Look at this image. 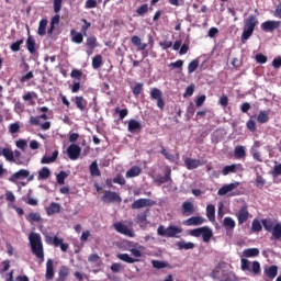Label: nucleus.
I'll use <instances>...</instances> for the list:
<instances>
[{
	"label": "nucleus",
	"mask_w": 281,
	"mask_h": 281,
	"mask_svg": "<svg viewBox=\"0 0 281 281\" xmlns=\"http://www.w3.org/2000/svg\"><path fill=\"white\" fill-rule=\"evenodd\" d=\"M102 67V55H95L92 59V69H100Z\"/></svg>",
	"instance_id": "obj_49"
},
{
	"label": "nucleus",
	"mask_w": 281,
	"mask_h": 281,
	"mask_svg": "<svg viewBox=\"0 0 281 281\" xmlns=\"http://www.w3.org/2000/svg\"><path fill=\"white\" fill-rule=\"evenodd\" d=\"M148 214H150V209H147L143 213H138L136 216L138 223H146V221L148 218Z\"/></svg>",
	"instance_id": "obj_52"
},
{
	"label": "nucleus",
	"mask_w": 281,
	"mask_h": 281,
	"mask_svg": "<svg viewBox=\"0 0 281 281\" xmlns=\"http://www.w3.org/2000/svg\"><path fill=\"white\" fill-rule=\"evenodd\" d=\"M45 243L47 245H54L55 247H60L61 251H67V249H69V244L64 243L63 238H59L58 236H49V235H45Z\"/></svg>",
	"instance_id": "obj_5"
},
{
	"label": "nucleus",
	"mask_w": 281,
	"mask_h": 281,
	"mask_svg": "<svg viewBox=\"0 0 281 281\" xmlns=\"http://www.w3.org/2000/svg\"><path fill=\"white\" fill-rule=\"evenodd\" d=\"M49 177H52V171L49 170V168L43 167L38 171V176H37L38 181H45L46 179H49Z\"/></svg>",
	"instance_id": "obj_34"
},
{
	"label": "nucleus",
	"mask_w": 281,
	"mask_h": 281,
	"mask_svg": "<svg viewBox=\"0 0 281 281\" xmlns=\"http://www.w3.org/2000/svg\"><path fill=\"white\" fill-rule=\"evenodd\" d=\"M74 102L79 111L87 110V100L85 97H75Z\"/></svg>",
	"instance_id": "obj_32"
},
{
	"label": "nucleus",
	"mask_w": 281,
	"mask_h": 281,
	"mask_svg": "<svg viewBox=\"0 0 281 281\" xmlns=\"http://www.w3.org/2000/svg\"><path fill=\"white\" fill-rule=\"evenodd\" d=\"M101 201H103V203H121L122 196H120V193L117 192L105 190L103 192Z\"/></svg>",
	"instance_id": "obj_6"
},
{
	"label": "nucleus",
	"mask_w": 281,
	"mask_h": 281,
	"mask_svg": "<svg viewBox=\"0 0 281 281\" xmlns=\"http://www.w3.org/2000/svg\"><path fill=\"white\" fill-rule=\"evenodd\" d=\"M26 221L29 223H41V213H29V215L26 216Z\"/></svg>",
	"instance_id": "obj_46"
},
{
	"label": "nucleus",
	"mask_w": 281,
	"mask_h": 281,
	"mask_svg": "<svg viewBox=\"0 0 281 281\" xmlns=\"http://www.w3.org/2000/svg\"><path fill=\"white\" fill-rule=\"evenodd\" d=\"M245 258H256L260 256V250L258 248H248L244 250Z\"/></svg>",
	"instance_id": "obj_44"
},
{
	"label": "nucleus",
	"mask_w": 281,
	"mask_h": 281,
	"mask_svg": "<svg viewBox=\"0 0 281 281\" xmlns=\"http://www.w3.org/2000/svg\"><path fill=\"white\" fill-rule=\"evenodd\" d=\"M256 25H258V18H256V15H249L246 19L244 24L241 41H249V38L254 36V31L256 30Z\"/></svg>",
	"instance_id": "obj_2"
},
{
	"label": "nucleus",
	"mask_w": 281,
	"mask_h": 281,
	"mask_svg": "<svg viewBox=\"0 0 281 281\" xmlns=\"http://www.w3.org/2000/svg\"><path fill=\"white\" fill-rule=\"evenodd\" d=\"M128 133H139L142 132V123L137 120L131 119L127 123Z\"/></svg>",
	"instance_id": "obj_20"
},
{
	"label": "nucleus",
	"mask_w": 281,
	"mask_h": 281,
	"mask_svg": "<svg viewBox=\"0 0 281 281\" xmlns=\"http://www.w3.org/2000/svg\"><path fill=\"white\" fill-rule=\"evenodd\" d=\"M223 276H225V270H221V267H216L211 273V278H213V280L225 281Z\"/></svg>",
	"instance_id": "obj_35"
},
{
	"label": "nucleus",
	"mask_w": 281,
	"mask_h": 281,
	"mask_svg": "<svg viewBox=\"0 0 281 281\" xmlns=\"http://www.w3.org/2000/svg\"><path fill=\"white\" fill-rule=\"evenodd\" d=\"M270 233L274 240H281V223H277Z\"/></svg>",
	"instance_id": "obj_45"
},
{
	"label": "nucleus",
	"mask_w": 281,
	"mask_h": 281,
	"mask_svg": "<svg viewBox=\"0 0 281 281\" xmlns=\"http://www.w3.org/2000/svg\"><path fill=\"white\" fill-rule=\"evenodd\" d=\"M243 172L245 170V168H243L241 164H233V165H227L223 168L222 170V175L224 177H227V175L232 173V172H236V171Z\"/></svg>",
	"instance_id": "obj_18"
},
{
	"label": "nucleus",
	"mask_w": 281,
	"mask_h": 281,
	"mask_svg": "<svg viewBox=\"0 0 281 281\" xmlns=\"http://www.w3.org/2000/svg\"><path fill=\"white\" fill-rule=\"evenodd\" d=\"M46 212L48 216H52V214H60V204L52 202Z\"/></svg>",
	"instance_id": "obj_41"
},
{
	"label": "nucleus",
	"mask_w": 281,
	"mask_h": 281,
	"mask_svg": "<svg viewBox=\"0 0 281 281\" xmlns=\"http://www.w3.org/2000/svg\"><path fill=\"white\" fill-rule=\"evenodd\" d=\"M37 34L38 36H45V34H47V19H42L40 21Z\"/></svg>",
	"instance_id": "obj_42"
},
{
	"label": "nucleus",
	"mask_w": 281,
	"mask_h": 281,
	"mask_svg": "<svg viewBox=\"0 0 281 281\" xmlns=\"http://www.w3.org/2000/svg\"><path fill=\"white\" fill-rule=\"evenodd\" d=\"M203 223H207V220H205V217L203 216H192L189 217L188 220H186L183 222V225H187V227H196L199 225H203Z\"/></svg>",
	"instance_id": "obj_13"
},
{
	"label": "nucleus",
	"mask_w": 281,
	"mask_h": 281,
	"mask_svg": "<svg viewBox=\"0 0 281 281\" xmlns=\"http://www.w3.org/2000/svg\"><path fill=\"white\" fill-rule=\"evenodd\" d=\"M151 265L154 269H172L170 263L168 261H161V260H151Z\"/></svg>",
	"instance_id": "obj_37"
},
{
	"label": "nucleus",
	"mask_w": 281,
	"mask_h": 281,
	"mask_svg": "<svg viewBox=\"0 0 281 281\" xmlns=\"http://www.w3.org/2000/svg\"><path fill=\"white\" fill-rule=\"evenodd\" d=\"M195 69H199V59H193L191 63H189L188 74H194Z\"/></svg>",
	"instance_id": "obj_56"
},
{
	"label": "nucleus",
	"mask_w": 281,
	"mask_h": 281,
	"mask_svg": "<svg viewBox=\"0 0 281 281\" xmlns=\"http://www.w3.org/2000/svg\"><path fill=\"white\" fill-rule=\"evenodd\" d=\"M58 159V150H54L52 156H43L41 164H54Z\"/></svg>",
	"instance_id": "obj_40"
},
{
	"label": "nucleus",
	"mask_w": 281,
	"mask_h": 281,
	"mask_svg": "<svg viewBox=\"0 0 281 281\" xmlns=\"http://www.w3.org/2000/svg\"><path fill=\"white\" fill-rule=\"evenodd\" d=\"M183 229L179 226L169 225L167 228L160 225L157 228L158 236H166L167 238H179V234H182Z\"/></svg>",
	"instance_id": "obj_3"
},
{
	"label": "nucleus",
	"mask_w": 281,
	"mask_h": 281,
	"mask_svg": "<svg viewBox=\"0 0 281 281\" xmlns=\"http://www.w3.org/2000/svg\"><path fill=\"white\" fill-rule=\"evenodd\" d=\"M24 102H27L29 106H34V100L38 99V94L34 91H29L22 95Z\"/></svg>",
	"instance_id": "obj_22"
},
{
	"label": "nucleus",
	"mask_w": 281,
	"mask_h": 281,
	"mask_svg": "<svg viewBox=\"0 0 281 281\" xmlns=\"http://www.w3.org/2000/svg\"><path fill=\"white\" fill-rule=\"evenodd\" d=\"M235 159H245L247 157V148L243 145H237L234 149Z\"/></svg>",
	"instance_id": "obj_24"
},
{
	"label": "nucleus",
	"mask_w": 281,
	"mask_h": 281,
	"mask_svg": "<svg viewBox=\"0 0 281 281\" xmlns=\"http://www.w3.org/2000/svg\"><path fill=\"white\" fill-rule=\"evenodd\" d=\"M81 23H83L81 33L87 36V32L89 31V27H91V22L87 21V19H81Z\"/></svg>",
	"instance_id": "obj_60"
},
{
	"label": "nucleus",
	"mask_w": 281,
	"mask_h": 281,
	"mask_svg": "<svg viewBox=\"0 0 281 281\" xmlns=\"http://www.w3.org/2000/svg\"><path fill=\"white\" fill-rule=\"evenodd\" d=\"M194 85H190L187 87L184 93H183V98H192V95H194Z\"/></svg>",
	"instance_id": "obj_61"
},
{
	"label": "nucleus",
	"mask_w": 281,
	"mask_h": 281,
	"mask_svg": "<svg viewBox=\"0 0 281 281\" xmlns=\"http://www.w3.org/2000/svg\"><path fill=\"white\" fill-rule=\"evenodd\" d=\"M19 131H21V125L19 122L9 125V133H11V135L19 133Z\"/></svg>",
	"instance_id": "obj_58"
},
{
	"label": "nucleus",
	"mask_w": 281,
	"mask_h": 281,
	"mask_svg": "<svg viewBox=\"0 0 281 281\" xmlns=\"http://www.w3.org/2000/svg\"><path fill=\"white\" fill-rule=\"evenodd\" d=\"M46 280H54V261L48 259L46 262Z\"/></svg>",
	"instance_id": "obj_28"
},
{
	"label": "nucleus",
	"mask_w": 281,
	"mask_h": 281,
	"mask_svg": "<svg viewBox=\"0 0 281 281\" xmlns=\"http://www.w3.org/2000/svg\"><path fill=\"white\" fill-rule=\"evenodd\" d=\"M236 217L238 221V225H243L249 221V210H247V205L240 207L238 213H236Z\"/></svg>",
	"instance_id": "obj_16"
},
{
	"label": "nucleus",
	"mask_w": 281,
	"mask_h": 281,
	"mask_svg": "<svg viewBox=\"0 0 281 281\" xmlns=\"http://www.w3.org/2000/svg\"><path fill=\"white\" fill-rule=\"evenodd\" d=\"M206 218H209L211 223H214V221H216V207L214 206V204H207Z\"/></svg>",
	"instance_id": "obj_27"
},
{
	"label": "nucleus",
	"mask_w": 281,
	"mask_h": 281,
	"mask_svg": "<svg viewBox=\"0 0 281 281\" xmlns=\"http://www.w3.org/2000/svg\"><path fill=\"white\" fill-rule=\"evenodd\" d=\"M142 175V168L137 166H133L130 170L126 171L125 177L127 179H133L135 177H139Z\"/></svg>",
	"instance_id": "obj_30"
},
{
	"label": "nucleus",
	"mask_w": 281,
	"mask_h": 281,
	"mask_svg": "<svg viewBox=\"0 0 281 281\" xmlns=\"http://www.w3.org/2000/svg\"><path fill=\"white\" fill-rule=\"evenodd\" d=\"M115 113L119 114L120 120H124L128 115V109L121 110L120 108H115Z\"/></svg>",
	"instance_id": "obj_64"
},
{
	"label": "nucleus",
	"mask_w": 281,
	"mask_h": 281,
	"mask_svg": "<svg viewBox=\"0 0 281 281\" xmlns=\"http://www.w3.org/2000/svg\"><path fill=\"white\" fill-rule=\"evenodd\" d=\"M151 100H157V106L160 111H164V106H166V102L164 101V94L159 88H154L150 91Z\"/></svg>",
	"instance_id": "obj_8"
},
{
	"label": "nucleus",
	"mask_w": 281,
	"mask_h": 281,
	"mask_svg": "<svg viewBox=\"0 0 281 281\" xmlns=\"http://www.w3.org/2000/svg\"><path fill=\"white\" fill-rule=\"evenodd\" d=\"M116 258H119V260H122L123 262H127V265H134V262H139V259L133 258L128 254H119L116 255Z\"/></svg>",
	"instance_id": "obj_31"
},
{
	"label": "nucleus",
	"mask_w": 281,
	"mask_h": 281,
	"mask_svg": "<svg viewBox=\"0 0 281 281\" xmlns=\"http://www.w3.org/2000/svg\"><path fill=\"white\" fill-rule=\"evenodd\" d=\"M194 213V204L192 202H183L182 203V214L183 216H192Z\"/></svg>",
	"instance_id": "obj_25"
},
{
	"label": "nucleus",
	"mask_w": 281,
	"mask_h": 281,
	"mask_svg": "<svg viewBox=\"0 0 281 281\" xmlns=\"http://www.w3.org/2000/svg\"><path fill=\"white\" fill-rule=\"evenodd\" d=\"M26 48L30 54H36V41L32 36H29L26 40Z\"/></svg>",
	"instance_id": "obj_43"
},
{
	"label": "nucleus",
	"mask_w": 281,
	"mask_h": 281,
	"mask_svg": "<svg viewBox=\"0 0 281 281\" xmlns=\"http://www.w3.org/2000/svg\"><path fill=\"white\" fill-rule=\"evenodd\" d=\"M58 279L56 281H65V279L67 278V276H69V268H67V266H63L60 269H59V272H58Z\"/></svg>",
	"instance_id": "obj_47"
},
{
	"label": "nucleus",
	"mask_w": 281,
	"mask_h": 281,
	"mask_svg": "<svg viewBox=\"0 0 281 281\" xmlns=\"http://www.w3.org/2000/svg\"><path fill=\"white\" fill-rule=\"evenodd\" d=\"M223 227L226 229V232H234L236 227V221H234V218L231 216H227L223 221Z\"/></svg>",
	"instance_id": "obj_26"
},
{
	"label": "nucleus",
	"mask_w": 281,
	"mask_h": 281,
	"mask_svg": "<svg viewBox=\"0 0 281 281\" xmlns=\"http://www.w3.org/2000/svg\"><path fill=\"white\" fill-rule=\"evenodd\" d=\"M144 91V83L138 82L132 88V93L137 98Z\"/></svg>",
	"instance_id": "obj_51"
},
{
	"label": "nucleus",
	"mask_w": 281,
	"mask_h": 281,
	"mask_svg": "<svg viewBox=\"0 0 281 281\" xmlns=\"http://www.w3.org/2000/svg\"><path fill=\"white\" fill-rule=\"evenodd\" d=\"M4 157L7 161H10L11 164H20L19 160L14 159V151L8 147L0 148V157Z\"/></svg>",
	"instance_id": "obj_19"
},
{
	"label": "nucleus",
	"mask_w": 281,
	"mask_h": 281,
	"mask_svg": "<svg viewBox=\"0 0 281 281\" xmlns=\"http://www.w3.org/2000/svg\"><path fill=\"white\" fill-rule=\"evenodd\" d=\"M86 46L88 47V49H95V47L99 46L98 44V37L97 36H89L86 40Z\"/></svg>",
	"instance_id": "obj_39"
},
{
	"label": "nucleus",
	"mask_w": 281,
	"mask_h": 281,
	"mask_svg": "<svg viewBox=\"0 0 281 281\" xmlns=\"http://www.w3.org/2000/svg\"><path fill=\"white\" fill-rule=\"evenodd\" d=\"M184 165L188 170H195V168L203 166L200 159L194 158H186Z\"/></svg>",
	"instance_id": "obj_21"
},
{
	"label": "nucleus",
	"mask_w": 281,
	"mask_h": 281,
	"mask_svg": "<svg viewBox=\"0 0 281 281\" xmlns=\"http://www.w3.org/2000/svg\"><path fill=\"white\" fill-rule=\"evenodd\" d=\"M172 169L170 168V166H167L165 169V175L164 176H159L155 179V183H157V186H164V183H172Z\"/></svg>",
	"instance_id": "obj_9"
},
{
	"label": "nucleus",
	"mask_w": 281,
	"mask_h": 281,
	"mask_svg": "<svg viewBox=\"0 0 281 281\" xmlns=\"http://www.w3.org/2000/svg\"><path fill=\"white\" fill-rule=\"evenodd\" d=\"M251 231L255 232L256 234L262 232V224L258 220H254L251 224Z\"/></svg>",
	"instance_id": "obj_54"
},
{
	"label": "nucleus",
	"mask_w": 281,
	"mask_h": 281,
	"mask_svg": "<svg viewBox=\"0 0 281 281\" xmlns=\"http://www.w3.org/2000/svg\"><path fill=\"white\" fill-rule=\"evenodd\" d=\"M250 272L254 273V276H260V273H262V269L260 268V262L254 261Z\"/></svg>",
	"instance_id": "obj_53"
},
{
	"label": "nucleus",
	"mask_w": 281,
	"mask_h": 281,
	"mask_svg": "<svg viewBox=\"0 0 281 281\" xmlns=\"http://www.w3.org/2000/svg\"><path fill=\"white\" fill-rule=\"evenodd\" d=\"M261 224L263 225V229L269 233H271L273 227H276V222H273L271 218L261 220Z\"/></svg>",
	"instance_id": "obj_36"
},
{
	"label": "nucleus",
	"mask_w": 281,
	"mask_h": 281,
	"mask_svg": "<svg viewBox=\"0 0 281 281\" xmlns=\"http://www.w3.org/2000/svg\"><path fill=\"white\" fill-rule=\"evenodd\" d=\"M278 276V266H270L263 270V280H274Z\"/></svg>",
	"instance_id": "obj_17"
},
{
	"label": "nucleus",
	"mask_w": 281,
	"mask_h": 281,
	"mask_svg": "<svg viewBox=\"0 0 281 281\" xmlns=\"http://www.w3.org/2000/svg\"><path fill=\"white\" fill-rule=\"evenodd\" d=\"M131 43L134 45V47H137V52H144V49L148 47V44L142 43V38H139L137 35L132 36Z\"/></svg>",
	"instance_id": "obj_23"
},
{
	"label": "nucleus",
	"mask_w": 281,
	"mask_h": 281,
	"mask_svg": "<svg viewBox=\"0 0 281 281\" xmlns=\"http://www.w3.org/2000/svg\"><path fill=\"white\" fill-rule=\"evenodd\" d=\"M153 205H157V202L150 199L140 198L134 201L131 207L132 210H142L143 207H153Z\"/></svg>",
	"instance_id": "obj_7"
},
{
	"label": "nucleus",
	"mask_w": 281,
	"mask_h": 281,
	"mask_svg": "<svg viewBox=\"0 0 281 281\" xmlns=\"http://www.w3.org/2000/svg\"><path fill=\"white\" fill-rule=\"evenodd\" d=\"M80 153H82V148H80V146H78L76 144H71L67 148V155H68L69 159H71V161H76V159H79Z\"/></svg>",
	"instance_id": "obj_10"
},
{
	"label": "nucleus",
	"mask_w": 281,
	"mask_h": 281,
	"mask_svg": "<svg viewBox=\"0 0 281 281\" xmlns=\"http://www.w3.org/2000/svg\"><path fill=\"white\" fill-rule=\"evenodd\" d=\"M29 241L31 245V250L41 262H44L45 260V251L43 249V239L41 238V234L38 233H30L29 235Z\"/></svg>",
	"instance_id": "obj_1"
},
{
	"label": "nucleus",
	"mask_w": 281,
	"mask_h": 281,
	"mask_svg": "<svg viewBox=\"0 0 281 281\" xmlns=\"http://www.w3.org/2000/svg\"><path fill=\"white\" fill-rule=\"evenodd\" d=\"M91 177H102V171H100V167H98V160H93L89 166Z\"/></svg>",
	"instance_id": "obj_29"
},
{
	"label": "nucleus",
	"mask_w": 281,
	"mask_h": 281,
	"mask_svg": "<svg viewBox=\"0 0 281 281\" xmlns=\"http://www.w3.org/2000/svg\"><path fill=\"white\" fill-rule=\"evenodd\" d=\"M246 128L250 131V133H256L257 127H256V121H254V116H251L247 123H246Z\"/></svg>",
	"instance_id": "obj_55"
},
{
	"label": "nucleus",
	"mask_w": 281,
	"mask_h": 281,
	"mask_svg": "<svg viewBox=\"0 0 281 281\" xmlns=\"http://www.w3.org/2000/svg\"><path fill=\"white\" fill-rule=\"evenodd\" d=\"M67 177H69V173H67V171H60L56 176L58 186H65V180L67 179Z\"/></svg>",
	"instance_id": "obj_50"
},
{
	"label": "nucleus",
	"mask_w": 281,
	"mask_h": 281,
	"mask_svg": "<svg viewBox=\"0 0 281 281\" xmlns=\"http://www.w3.org/2000/svg\"><path fill=\"white\" fill-rule=\"evenodd\" d=\"M146 12H148V4H142L138 9H136V14H138V16H144V14H146Z\"/></svg>",
	"instance_id": "obj_63"
},
{
	"label": "nucleus",
	"mask_w": 281,
	"mask_h": 281,
	"mask_svg": "<svg viewBox=\"0 0 281 281\" xmlns=\"http://www.w3.org/2000/svg\"><path fill=\"white\" fill-rule=\"evenodd\" d=\"M257 122L259 124H267V122H269V111H260L257 115Z\"/></svg>",
	"instance_id": "obj_38"
},
{
	"label": "nucleus",
	"mask_w": 281,
	"mask_h": 281,
	"mask_svg": "<svg viewBox=\"0 0 281 281\" xmlns=\"http://www.w3.org/2000/svg\"><path fill=\"white\" fill-rule=\"evenodd\" d=\"M280 27V21L268 20L261 23L262 32H276Z\"/></svg>",
	"instance_id": "obj_15"
},
{
	"label": "nucleus",
	"mask_w": 281,
	"mask_h": 281,
	"mask_svg": "<svg viewBox=\"0 0 281 281\" xmlns=\"http://www.w3.org/2000/svg\"><path fill=\"white\" fill-rule=\"evenodd\" d=\"M240 186V182L235 181L228 184H224L222 188L218 189L217 194L220 196H225V194H229V192H234L236 188Z\"/></svg>",
	"instance_id": "obj_11"
},
{
	"label": "nucleus",
	"mask_w": 281,
	"mask_h": 281,
	"mask_svg": "<svg viewBox=\"0 0 281 281\" xmlns=\"http://www.w3.org/2000/svg\"><path fill=\"white\" fill-rule=\"evenodd\" d=\"M70 36L72 43H77V45H80L85 41V36L82 33H78L76 30L70 31Z\"/></svg>",
	"instance_id": "obj_33"
},
{
	"label": "nucleus",
	"mask_w": 281,
	"mask_h": 281,
	"mask_svg": "<svg viewBox=\"0 0 281 281\" xmlns=\"http://www.w3.org/2000/svg\"><path fill=\"white\" fill-rule=\"evenodd\" d=\"M189 234L193 236V238H200V236H202L203 243H210V240H212V237L214 236V232L212 231V228H210V226H202L191 229Z\"/></svg>",
	"instance_id": "obj_4"
},
{
	"label": "nucleus",
	"mask_w": 281,
	"mask_h": 281,
	"mask_svg": "<svg viewBox=\"0 0 281 281\" xmlns=\"http://www.w3.org/2000/svg\"><path fill=\"white\" fill-rule=\"evenodd\" d=\"M177 247L179 249H184L186 251L190 250V249H194V243L191 241H178L177 243Z\"/></svg>",
	"instance_id": "obj_48"
},
{
	"label": "nucleus",
	"mask_w": 281,
	"mask_h": 281,
	"mask_svg": "<svg viewBox=\"0 0 281 281\" xmlns=\"http://www.w3.org/2000/svg\"><path fill=\"white\" fill-rule=\"evenodd\" d=\"M30 177V170L27 169H20L19 171L14 172L10 178L9 181L11 183H16L20 179H27Z\"/></svg>",
	"instance_id": "obj_14"
},
{
	"label": "nucleus",
	"mask_w": 281,
	"mask_h": 281,
	"mask_svg": "<svg viewBox=\"0 0 281 281\" xmlns=\"http://www.w3.org/2000/svg\"><path fill=\"white\" fill-rule=\"evenodd\" d=\"M70 77L76 78V80H78V82H80V80H82V70H78V69L71 70Z\"/></svg>",
	"instance_id": "obj_62"
},
{
	"label": "nucleus",
	"mask_w": 281,
	"mask_h": 281,
	"mask_svg": "<svg viewBox=\"0 0 281 281\" xmlns=\"http://www.w3.org/2000/svg\"><path fill=\"white\" fill-rule=\"evenodd\" d=\"M114 229L119 234H123L124 236H128L130 238H133L135 236V233L128 226L122 224L121 222L114 223Z\"/></svg>",
	"instance_id": "obj_12"
},
{
	"label": "nucleus",
	"mask_w": 281,
	"mask_h": 281,
	"mask_svg": "<svg viewBox=\"0 0 281 281\" xmlns=\"http://www.w3.org/2000/svg\"><path fill=\"white\" fill-rule=\"evenodd\" d=\"M21 45H23V38L18 40L16 42L12 43L10 49L12 52H21Z\"/></svg>",
	"instance_id": "obj_57"
},
{
	"label": "nucleus",
	"mask_w": 281,
	"mask_h": 281,
	"mask_svg": "<svg viewBox=\"0 0 281 281\" xmlns=\"http://www.w3.org/2000/svg\"><path fill=\"white\" fill-rule=\"evenodd\" d=\"M160 148H161L160 154H162L164 157H165L166 159H168V161H175V155L168 153V151L166 150V147H164V145H161Z\"/></svg>",
	"instance_id": "obj_59"
}]
</instances>
